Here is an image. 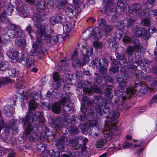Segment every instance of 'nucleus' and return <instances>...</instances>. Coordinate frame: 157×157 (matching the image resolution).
<instances>
[{
  "label": "nucleus",
  "instance_id": "1",
  "mask_svg": "<svg viewBox=\"0 0 157 157\" xmlns=\"http://www.w3.org/2000/svg\"><path fill=\"white\" fill-rule=\"evenodd\" d=\"M109 103H106L102 108L103 105L100 104L99 107L97 108V112L99 111V112H101L102 109L103 112L105 113H110V118H108L106 121L105 127L103 131L105 135V137L108 140H111L113 135V131L115 128L116 124L117 123L116 120L119 115L118 112L114 113L111 112L110 113L109 110Z\"/></svg>",
  "mask_w": 157,
  "mask_h": 157
},
{
  "label": "nucleus",
  "instance_id": "2",
  "mask_svg": "<svg viewBox=\"0 0 157 157\" xmlns=\"http://www.w3.org/2000/svg\"><path fill=\"white\" fill-rule=\"evenodd\" d=\"M35 25L37 28V37L40 39L47 43L54 44L57 43L58 41V37L56 36H51V33H52L53 30L50 29V32L48 33L46 32L48 25L46 23H40V24H36Z\"/></svg>",
  "mask_w": 157,
  "mask_h": 157
},
{
  "label": "nucleus",
  "instance_id": "3",
  "mask_svg": "<svg viewBox=\"0 0 157 157\" xmlns=\"http://www.w3.org/2000/svg\"><path fill=\"white\" fill-rule=\"evenodd\" d=\"M103 30L100 28L94 29L90 27L86 29L82 33V36L85 39H88L91 36L93 39L100 38L103 35Z\"/></svg>",
  "mask_w": 157,
  "mask_h": 157
},
{
  "label": "nucleus",
  "instance_id": "4",
  "mask_svg": "<svg viewBox=\"0 0 157 157\" xmlns=\"http://www.w3.org/2000/svg\"><path fill=\"white\" fill-rule=\"evenodd\" d=\"M93 64L94 68H98L100 67L99 72L105 77L106 75V71H107V65L108 61L106 59H103L101 61L99 58H96L92 61Z\"/></svg>",
  "mask_w": 157,
  "mask_h": 157
},
{
  "label": "nucleus",
  "instance_id": "5",
  "mask_svg": "<svg viewBox=\"0 0 157 157\" xmlns=\"http://www.w3.org/2000/svg\"><path fill=\"white\" fill-rule=\"evenodd\" d=\"M37 118L39 120L43 122L44 121L43 114L41 112H36L35 113L29 111L25 117V120L22 118L21 123L24 122V125H26L28 123L33 122Z\"/></svg>",
  "mask_w": 157,
  "mask_h": 157
},
{
  "label": "nucleus",
  "instance_id": "6",
  "mask_svg": "<svg viewBox=\"0 0 157 157\" xmlns=\"http://www.w3.org/2000/svg\"><path fill=\"white\" fill-rule=\"evenodd\" d=\"M10 29H5L4 30L5 33L4 35H7L10 38H16L17 36H22V32L20 27L12 24H10L9 25Z\"/></svg>",
  "mask_w": 157,
  "mask_h": 157
},
{
  "label": "nucleus",
  "instance_id": "7",
  "mask_svg": "<svg viewBox=\"0 0 157 157\" xmlns=\"http://www.w3.org/2000/svg\"><path fill=\"white\" fill-rule=\"evenodd\" d=\"M143 49V46L140 44L138 40L136 39L135 40L133 46H130L127 47L126 51V54L129 56L128 60L130 62L132 63L133 61V58L132 57L134 51L138 52L141 51Z\"/></svg>",
  "mask_w": 157,
  "mask_h": 157
},
{
  "label": "nucleus",
  "instance_id": "8",
  "mask_svg": "<svg viewBox=\"0 0 157 157\" xmlns=\"http://www.w3.org/2000/svg\"><path fill=\"white\" fill-rule=\"evenodd\" d=\"M136 26H132V31L135 35L137 37H142L145 39H148L149 38V34L148 31L144 28H137Z\"/></svg>",
  "mask_w": 157,
  "mask_h": 157
},
{
  "label": "nucleus",
  "instance_id": "9",
  "mask_svg": "<svg viewBox=\"0 0 157 157\" xmlns=\"http://www.w3.org/2000/svg\"><path fill=\"white\" fill-rule=\"evenodd\" d=\"M72 60L77 64V65L82 66L88 63L89 61V58L87 56L83 55V57L80 59H78L77 53L76 51H75L71 55Z\"/></svg>",
  "mask_w": 157,
  "mask_h": 157
},
{
  "label": "nucleus",
  "instance_id": "10",
  "mask_svg": "<svg viewBox=\"0 0 157 157\" xmlns=\"http://www.w3.org/2000/svg\"><path fill=\"white\" fill-rule=\"evenodd\" d=\"M45 2L44 0H42L37 3L38 7L41 10V11L37 14H35L33 17V20L36 23V24H40L41 23V19L43 16L44 15L43 13V11L42 10L45 7Z\"/></svg>",
  "mask_w": 157,
  "mask_h": 157
},
{
  "label": "nucleus",
  "instance_id": "11",
  "mask_svg": "<svg viewBox=\"0 0 157 157\" xmlns=\"http://www.w3.org/2000/svg\"><path fill=\"white\" fill-rule=\"evenodd\" d=\"M81 9L77 8V9L76 10L75 7L70 5L68 6L66 8L65 13L66 15L72 18L75 17L78 13L81 12Z\"/></svg>",
  "mask_w": 157,
  "mask_h": 157
},
{
  "label": "nucleus",
  "instance_id": "12",
  "mask_svg": "<svg viewBox=\"0 0 157 157\" xmlns=\"http://www.w3.org/2000/svg\"><path fill=\"white\" fill-rule=\"evenodd\" d=\"M25 135L29 140L34 142L36 137V134L33 131V126L30 124L28 125L27 128L25 131Z\"/></svg>",
  "mask_w": 157,
  "mask_h": 157
},
{
  "label": "nucleus",
  "instance_id": "13",
  "mask_svg": "<svg viewBox=\"0 0 157 157\" xmlns=\"http://www.w3.org/2000/svg\"><path fill=\"white\" fill-rule=\"evenodd\" d=\"M60 103L63 105V111L67 112L70 110L72 103L71 102V100L69 97H67L62 98L60 101Z\"/></svg>",
  "mask_w": 157,
  "mask_h": 157
},
{
  "label": "nucleus",
  "instance_id": "14",
  "mask_svg": "<svg viewBox=\"0 0 157 157\" xmlns=\"http://www.w3.org/2000/svg\"><path fill=\"white\" fill-rule=\"evenodd\" d=\"M134 141L136 142L134 145V150L135 151V154L137 155H139L143 151V145L144 144V141L141 140L138 141L134 140Z\"/></svg>",
  "mask_w": 157,
  "mask_h": 157
},
{
  "label": "nucleus",
  "instance_id": "15",
  "mask_svg": "<svg viewBox=\"0 0 157 157\" xmlns=\"http://www.w3.org/2000/svg\"><path fill=\"white\" fill-rule=\"evenodd\" d=\"M62 120L61 117H59L53 120L52 123L55 125L56 129H59L63 125L67 126V123L66 121H63L62 123Z\"/></svg>",
  "mask_w": 157,
  "mask_h": 157
},
{
  "label": "nucleus",
  "instance_id": "16",
  "mask_svg": "<svg viewBox=\"0 0 157 157\" xmlns=\"http://www.w3.org/2000/svg\"><path fill=\"white\" fill-rule=\"evenodd\" d=\"M21 63L24 64L23 62H26L27 64L26 66L27 67H29L33 64V59L32 57H30L26 54L22 55L21 56Z\"/></svg>",
  "mask_w": 157,
  "mask_h": 157
},
{
  "label": "nucleus",
  "instance_id": "17",
  "mask_svg": "<svg viewBox=\"0 0 157 157\" xmlns=\"http://www.w3.org/2000/svg\"><path fill=\"white\" fill-rule=\"evenodd\" d=\"M127 77L123 76L121 75L120 76H118L117 78V80L119 82V87L120 89L122 90L125 89L127 87L126 82V80Z\"/></svg>",
  "mask_w": 157,
  "mask_h": 157
},
{
  "label": "nucleus",
  "instance_id": "18",
  "mask_svg": "<svg viewBox=\"0 0 157 157\" xmlns=\"http://www.w3.org/2000/svg\"><path fill=\"white\" fill-rule=\"evenodd\" d=\"M45 129V132L43 131L41 133L40 139L41 141L46 140L48 139L47 137L52 136L54 135L52 131H49L48 128L46 127Z\"/></svg>",
  "mask_w": 157,
  "mask_h": 157
},
{
  "label": "nucleus",
  "instance_id": "19",
  "mask_svg": "<svg viewBox=\"0 0 157 157\" xmlns=\"http://www.w3.org/2000/svg\"><path fill=\"white\" fill-rule=\"evenodd\" d=\"M74 29L73 24L69 21H67L64 23L63 25V30L64 32L70 33Z\"/></svg>",
  "mask_w": 157,
  "mask_h": 157
},
{
  "label": "nucleus",
  "instance_id": "20",
  "mask_svg": "<svg viewBox=\"0 0 157 157\" xmlns=\"http://www.w3.org/2000/svg\"><path fill=\"white\" fill-rule=\"evenodd\" d=\"M53 79L55 82H57V86L59 87L61 85H63L64 82L60 78V77L57 72H55L53 76Z\"/></svg>",
  "mask_w": 157,
  "mask_h": 157
},
{
  "label": "nucleus",
  "instance_id": "21",
  "mask_svg": "<svg viewBox=\"0 0 157 157\" xmlns=\"http://www.w3.org/2000/svg\"><path fill=\"white\" fill-rule=\"evenodd\" d=\"M13 108L9 105H6L4 107V113L8 117L12 116Z\"/></svg>",
  "mask_w": 157,
  "mask_h": 157
},
{
  "label": "nucleus",
  "instance_id": "22",
  "mask_svg": "<svg viewBox=\"0 0 157 157\" xmlns=\"http://www.w3.org/2000/svg\"><path fill=\"white\" fill-rule=\"evenodd\" d=\"M117 6L121 10L124 12L127 8V4L126 3V1L125 0H119L117 3Z\"/></svg>",
  "mask_w": 157,
  "mask_h": 157
},
{
  "label": "nucleus",
  "instance_id": "23",
  "mask_svg": "<svg viewBox=\"0 0 157 157\" xmlns=\"http://www.w3.org/2000/svg\"><path fill=\"white\" fill-rule=\"evenodd\" d=\"M52 109L54 112L56 113H59L61 110L60 103L59 102L55 103L53 105Z\"/></svg>",
  "mask_w": 157,
  "mask_h": 157
},
{
  "label": "nucleus",
  "instance_id": "24",
  "mask_svg": "<svg viewBox=\"0 0 157 157\" xmlns=\"http://www.w3.org/2000/svg\"><path fill=\"white\" fill-rule=\"evenodd\" d=\"M125 55H122V57L119 60L118 63L117 65L118 67L122 68L123 67L126 66L127 64V62L126 59L125 58Z\"/></svg>",
  "mask_w": 157,
  "mask_h": 157
},
{
  "label": "nucleus",
  "instance_id": "25",
  "mask_svg": "<svg viewBox=\"0 0 157 157\" xmlns=\"http://www.w3.org/2000/svg\"><path fill=\"white\" fill-rule=\"evenodd\" d=\"M66 138L64 137H60L59 140L58 147L61 151H63L64 149V143L66 140Z\"/></svg>",
  "mask_w": 157,
  "mask_h": 157
},
{
  "label": "nucleus",
  "instance_id": "26",
  "mask_svg": "<svg viewBox=\"0 0 157 157\" xmlns=\"http://www.w3.org/2000/svg\"><path fill=\"white\" fill-rule=\"evenodd\" d=\"M62 17L60 16L52 17L50 19V23L52 25L60 22Z\"/></svg>",
  "mask_w": 157,
  "mask_h": 157
},
{
  "label": "nucleus",
  "instance_id": "27",
  "mask_svg": "<svg viewBox=\"0 0 157 157\" xmlns=\"http://www.w3.org/2000/svg\"><path fill=\"white\" fill-rule=\"evenodd\" d=\"M8 56L12 59H15L17 57L18 53L14 49H11L9 50L6 53Z\"/></svg>",
  "mask_w": 157,
  "mask_h": 157
},
{
  "label": "nucleus",
  "instance_id": "28",
  "mask_svg": "<svg viewBox=\"0 0 157 157\" xmlns=\"http://www.w3.org/2000/svg\"><path fill=\"white\" fill-rule=\"evenodd\" d=\"M70 141L71 143L70 144V146H72L73 150H77L80 148V145L79 144V142L78 140L72 139L70 140Z\"/></svg>",
  "mask_w": 157,
  "mask_h": 157
},
{
  "label": "nucleus",
  "instance_id": "29",
  "mask_svg": "<svg viewBox=\"0 0 157 157\" xmlns=\"http://www.w3.org/2000/svg\"><path fill=\"white\" fill-rule=\"evenodd\" d=\"M16 38V42L18 46H22L25 44L26 43L25 40L21 36H17Z\"/></svg>",
  "mask_w": 157,
  "mask_h": 157
},
{
  "label": "nucleus",
  "instance_id": "30",
  "mask_svg": "<svg viewBox=\"0 0 157 157\" xmlns=\"http://www.w3.org/2000/svg\"><path fill=\"white\" fill-rule=\"evenodd\" d=\"M10 129H12L13 132V128H12L11 126L9 125H6V126L5 132L2 133V135L3 138H7L9 134L10 130Z\"/></svg>",
  "mask_w": 157,
  "mask_h": 157
},
{
  "label": "nucleus",
  "instance_id": "31",
  "mask_svg": "<svg viewBox=\"0 0 157 157\" xmlns=\"http://www.w3.org/2000/svg\"><path fill=\"white\" fill-rule=\"evenodd\" d=\"M141 8V5L139 3L133 4L130 6L131 10L133 12H138Z\"/></svg>",
  "mask_w": 157,
  "mask_h": 157
},
{
  "label": "nucleus",
  "instance_id": "32",
  "mask_svg": "<svg viewBox=\"0 0 157 157\" xmlns=\"http://www.w3.org/2000/svg\"><path fill=\"white\" fill-rule=\"evenodd\" d=\"M19 14L22 17L24 18L28 17L30 14L26 7H24L22 10L20 11Z\"/></svg>",
  "mask_w": 157,
  "mask_h": 157
},
{
  "label": "nucleus",
  "instance_id": "33",
  "mask_svg": "<svg viewBox=\"0 0 157 157\" xmlns=\"http://www.w3.org/2000/svg\"><path fill=\"white\" fill-rule=\"evenodd\" d=\"M106 140L105 139H101L97 141L96 143V147L97 148H101L106 144Z\"/></svg>",
  "mask_w": 157,
  "mask_h": 157
},
{
  "label": "nucleus",
  "instance_id": "34",
  "mask_svg": "<svg viewBox=\"0 0 157 157\" xmlns=\"http://www.w3.org/2000/svg\"><path fill=\"white\" fill-rule=\"evenodd\" d=\"M37 149L39 151L43 152L45 150L46 147V145L43 143L39 142L36 145Z\"/></svg>",
  "mask_w": 157,
  "mask_h": 157
},
{
  "label": "nucleus",
  "instance_id": "35",
  "mask_svg": "<svg viewBox=\"0 0 157 157\" xmlns=\"http://www.w3.org/2000/svg\"><path fill=\"white\" fill-rule=\"evenodd\" d=\"M89 125L90 127H95L96 129L98 130L101 129V125L99 124L98 121L95 120H93L90 121Z\"/></svg>",
  "mask_w": 157,
  "mask_h": 157
},
{
  "label": "nucleus",
  "instance_id": "36",
  "mask_svg": "<svg viewBox=\"0 0 157 157\" xmlns=\"http://www.w3.org/2000/svg\"><path fill=\"white\" fill-rule=\"evenodd\" d=\"M85 51L86 54H85L88 56H92L93 55V49L92 47L89 46H86L85 48L84 49Z\"/></svg>",
  "mask_w": 157,
  "mask_h": 157
},
{
  "label": "nucleus",
  "instance_id": "37",
  "mask_svg": "<svg viewBox=\"0 0 157 157\" xmlns=\"http://www.w3.org/2000/svg\"><path fill=\"white\" fill-rule=\"evenodd\" d=\"M55 2L56 5L59 9L63 8L65 6V0H56Z\"/></svg>",
  "mask_w": 157,
  "mask_h": 157
},
{
  "label": "nucleus",
  "instance_id": "38",
  "mask_svg": "<svg viewBox=\"0 0 157 157\" xmlns=\"http://www.w3.org/2000/svg\"><path fill=\"white\" fill-rule=\"evenodd\" d=\"M74 3L76 5L78 8L82 10L84 7L83 3V0H73Z\"/></svg>",
  "mask_w": 157,
  "mask_h": 157
},
{
  "label": "nucleus",
  "instance_id": "39",
  "mask_svg": "<svg viewBox=\"0 0 157 157\" xmlns=\"http://www.w3.org/2000/svg\"><path fill=\"white\" fill-rule=\"evenodd\" d=\"M125 33V29L118 30L115 33V36L117 38L120 39L122 38L124 33Z\"/></svg>",
  "mask_w": 157,
  "mask_h": 157
},
{
  "label": "nucleus",
  "instance_id": "40",
  "mask_svg": "<svg viewBox=\"0 0 157 157\" xmlns=\"http://www.w3.org/2000/svg\"><path fill=\"white\" fill-rule=\"evenodd\" d=\"M113 2L111 1H108L105 6L106 13L107 12H110L112 9V6Z\"/></svg>",
  "mask_w": 157,
  "mask_h": 157
},
{
  "label": "nucleus",
  "instance_id": "41",
  "mask_svg": "<svg viewBox=\"0 0 157 157\" xmlns=\"http://www.w3.org/2000/svg\"><path fill=\"white\" fill-rule=\"evenodd\" d=\"M151 89L153 91H156L157 89V77L154 79L151 84Z\"/></svg>",
  "mask_w": 157,
  "mask_h": 157
},
{
  "label": "nucleus",
  "instance_id": "42",
  "mask_svg": "<svg viewBox=\"0 0 157 157\" xmlns=\"http://www.w3.org/2000/svg\"><path fill=\"white\" fill-rule=\"evenodd\" d=\"M9 67L8 63L6 62H2L0 63V69L4 71L7 69Z\"/></svg>",
  "mask_w": 157,
  "mask_h": 157
},
{
  "label": "nucleus",
  "instance_id": "43",
  "mask_svg": "<svg viewBox=\"0 0 157 157\" xmlns=\"http://www.w3.org/2000/svg\"><path fill=\"white\" fill-rule=\"evenodd\" d=\"M93 45L94 48L97 49L101 48L102 46V44L97 41H94L93 43Z\"/></svg>",
  "mask_w": 157,
  "mask_h": 157
},
{
  "label": "nucleus",
  "instance_id": "44",
  "mask_svg": "<svg viewBox=\"0 0 157 157\" xmlns=\"http://www.w3.org/2000/svg\"><path fill=\"white\" fill-rule=\"evenodd\" d=\"M9 74L12 76H16L19 73V72L17 71L15 68H13L9 70L8 72Z\"/></svg>",
  "mask_w": 157,
  "mask_h": 157
},
{
  "label": "nucleus",
  "instance_id": "45",
  "mask_svg": "<svg viewBox=\"0 0 157 157\" xmlns=\"http://www.w3.org/2000/svg\"><path fill=\"white\" fill-rule=\"evenodd\" d=\"M29 109L33 110L36 109L37 107L36 103L34 100H31L29 103Z\"/></svg>",
  "mask_w": 157,
  "mask_h": 157
},
{
  "label": "nucleus",
  "instance_id": "46",
  "mask_svg": "<svg viewBox=\"0 0 157 157\" xmlns=\"http://www.w3.org/2000/svg\"><path fill=\"white\" fill-rule=\"evenodd\" d=\"M151 21L148 18H146L141 21V24L143 25L146 26H149L150 25Z\"/></svg>",
  "mask_w": 157,
  "mask_h": 157
},
{
  "label": "nucleus",
  "instance_id": "47",
  "mask_svg": "<svg viewBox=\"0 0 157 157\" xmlns=\"http://www.w3.org/2000/svg\"><path fill=\"white\" fill-rule=\"evenodd\" d=\"M5 13H6V11H3L0 18L2 21L5 23H6L9 22V20L6 17V15L5 14Z\"/></svg>",
  "mask_w": 157,
  "mask_h": 157
},
{
  "label": "nucleus",
  "instance_id": "48",
  "mask_svg": "<svg viewBox=\"0 0 157 157\" xmlns=\"http://www.w3.org/2000/svg\"><path fill=\"white\" fill-rule=\"evenodd\" d=\"M118 68L117 65H115L114 67H111L109 70L111 73H114L117 72L118 71Z\"/></svg>",
  "mask_w": 157,
  "mask_h": 157
},
{
  "label": "nucleus",
  "instance_id": "49",
  "mask_svg": "<svg viewBox=\"0 0 157 157\" xmlns=\"http://www.w3.org/2000/svg\"><path fill=\"white\" fill-rule=\"evenodd\" d=\"M127 93L129 95H134L136 94L135 90L132 88H128L126 89Z\"/></svg>",
  "mask_w": 157,
  "mask_h": 157
},
{
  "label": "nucleus",
  "instance_id": "50",
  "mask_svg": "<svg viewBox=\"0 0 157 157\" xmlns=\"http://www.w3.org/2000/svg\"><path fill=\"white\" fill-rule=\"evenodd\" d=\"M98 24L99 26L103 28L106 25V22L104 19L101 18L98 20Z\"/></svg>",
  "mask_w": 157,
  "mask_h": 157
},
{
  "label": "nucleus",
  "instance_id": "51",
  "mask_svg": "<svg viewBox=\"0 0 157 157\" xmlns=\"http://www.w3.org/2000/svg\"><path fill=\"white\" fill-rule=\"evenodd\" d=\"M143 74L141 71L139 70H136L135 73L136 78L138 79H140L142 77Z\"/></svg>",
  "mask_w": 157,
  "mask_h": 157
},
{
  "label": "nucleus",
  "instance_id": "52",
  "mask_svg": "<svg viewBox=\"0 0 157 157\" xmlns=\"http://www.w3.org/2000/svg\"><path fill=\"white\" fill-rule=\"evenodd\" d=\"M37 54V51L36 50V49L34 48H33L31 50L30 53L28 55L29 56H35Z\"/></svg>",
  "mask_w": 157,
  "mask_h": 157
},
{
  "label": "nucleus",
  "instance_id": "53",
  "mask_svg": "<svg viewBox=\"0 0 157 157\" xmlns=\"http://www.w3.org/2000/svg\"><path fill=\"white\" fill-rule=\"evenodd\" d=\"M13 10L12 7L11 6H10L8 8H7V10H4V11H6V13H5V15H11Z\"/></svg>",
  "mask_w": 157,
  "mask_h": 157
},
{
  "label": "nucleus",
  "instance_id": "54",
  "mask_svg": "<svg viewBox=\"0 0 157 157\" xmlns=\"http://www.w3.org/2000/svg\"><path fill=\"white\" fill-rule=\"evenodd\" d=\"M124 27V24L123 21H121L118 23L117 25V27L118 30H122Z\"/></svg>",
  "mask_w": 157,
  "mask_h": 157
},
{
  "label": "nucleus",
  "instance_id": "55",
  "mask_svg": "<svg viewBox=\"0 0 157 157\" xmlns=\"http://www.w3.org/2000/svg\"><path fill=\"white\" fill-rule=\"evenodd\" d=\"M103 29L106 32H109L112 30L113 27L111 25H105Z\"/></svg>",
  "mask_w": 157,
  "mask_h": 157
},
{
  "label": "nucleus",
  "instance_id": "56",
  "mask_svg": "<svg viewBox=\"0 0 157 157\" xmlns=\"http://www.w3.org/2000/svg\"><path fill=\"white\" fill-rule=\"evenodd\" d=\"M84 92L86 94H91L93 92V90L86 87H84L83 89Z\"/></svg>",
  "mask_w": 157,
  "mask_h": 157
},
{
  "label": "nucleus",
  "instance_id": "57",
  "mask_svg": "<svg viewBox=\"0 0 157 157\" xmlns=\"http://www.w3.org/2000/svg\"><path fill=\"white\" fill-rule=\"evenodd\" d=\"M132 144L129 142H125L123 143L122 147L124 149L128 148L131 147Z\"/></svg>",
  "mask_w": 157,
  "mask_h": 157
},
{
  "label": "nucleus",
  "instance_id": "58",
  "mask_svg": "<svg viewBox=\"0 0 157 157\" xmlns=\"http://www.w3.org/2000/svg\"><path fill=\"white\" fill-rule=\"evenodd\" d=\"M136 21L134 19H129L127 21V26L130 27V26H133V25L136 22Z\"/></svg>",
  "mask_w": 157,
  "mask_h": 157
},
{
  "label": "nucleus",
  "instance_id": "59",
  "mask_svg": "<svg viewBox=\"0 0 157 157\" xmlns=\"http://www.w3.org/2000/svg\"><path fill=\"white\" fill-rule=\"evenodd\" d=\"M26 30L27 32H28L29 33L30 35V36L31 37V38H32V36L31 35V33H33L32 31V28L31 26L29 25H28L27 26L26 29Z\"/></svg>",
  "mask_w": 157,
  "mask_h": 157
},
{
  "label": "nucleus",
  "instance_id": "60",
  "mask_svg": "<svg viewBox=\"0 0 157 157\" xmlns=\"http://www.w3.org/2000/svg\"><path fill=\"white\" fill-rule=\"evenodd\" d=\"M88 83L90 84V83L88 82V81H86L84 82L83 81H81L80 82H79L78 83V87L79 88H82L85 86V84Z\"/></svg>",
  "mask_w": 157,
  "mask_h": 157
},
{
  "label": "nucleus",
  "instance_id": "61",
  "mask_svg": "<svg viewBox=\"0 0 157 157\" xmlns=\"http://www.w3.org/2000/svg\"><path fill=\"white\" fill-rule=\"evenodd\" d=\"M42 43L39 40H36L35 41L34 45L35 46L38 48L40 47L42 45Z\"/></svg>",
  "mask_w": 157,
  "mask_h": 157
},
{
  "label": "nucleus",
  "instance_id": "62",
  "mask_svg": "<svg viewBox=\"0 0 157 157\" xmlns=\"http://www.w3.org/2000/svg\"><path fill=\"white\" fill-rule=\"evenodd\" d=\"M55 0H49L47 5L48 8H51L54 5V1Z\"/></svg>",
  "mask_w": 157,
  "mask_h": 157
},
{
  "label": "nucleus",
  "instance_id": "63",
  "mask_svg": "<svg viewBox=\"0 0 157 157\" xmlns=\"http://www.w3.org/2000/svg\"><path fill=\"white\" fill-rule=\"evenodd\" d=\"M71 130L73 133L77 134L79 132V129L77 127L73 126L71 128Z\"/></svg>",
  "mask_w": 157,
  "mask_h": 157
},
{
  "label": "nucleus",
  "instance_id": "64",
  "mask_svg": "<svg viewBox=\"0 0 157 157\" xmlns=\"http://www.w3.org/2000/svg\"><path fill=\"white\" fill-rule=\"evenodd\" d=\"M61 63L62 65L64 67H67L69 64V63L67 62L66 59L62 60L61 61Z\"/></svg>",
  "mask_w": 157,
  "mask_h": 157
}]
</instances>
